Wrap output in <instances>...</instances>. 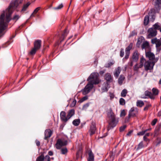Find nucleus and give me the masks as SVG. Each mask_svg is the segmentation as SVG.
Listing matches in <instances>:
<instances>
[{"label": "nucleus", "mask_w": 161, "mask_h": 161, "mask_svg": "<svg viewBox=\"0 0 161 161\" xmlns=\"http://www.w3.org/2000/svg\"><path fill=\"white\" fill-rule=\"evenodd\" d=\"M157 121V119H154L151 123V125H154Z\"/></svg>", "instance_id": "5fc2aeb1"}, {"label": "nucleus", "mask_w": 161, "mask_h": 161, "mask_svg": "<svg viewBox=\"0 0 161 161\" xmlns=\"http://www.w3.org/2000/svg\"><path fill=\"white\" fill-rule=\"evenodd\" d=\"M133 132V130H130L128 132L126 136H131V134Z\"/></svg>", "instance_id": "69168bd1"}, {"label": "nucleus", "mask_w": 161, "mask_h": 161, "mask_svg": "<svg viewBox=\"0 0 161 161\" xmlns=\"http://www.w3.org/2000/svg\"><path fill=\"white\" fill-rule=\"evenodd\" d=\"M127 93V91L126 89H124L122 91L121 94V96L125 97H126V95Z\"/></svg>", "instance_id": "79ce46f5"}, {"label": "nucleus", "mask_w": 161, "mask_h": 161, "mask_svg": "<svg viewBox=\"0 0 161 161\" xmlns=\"http://www.w3.org/2000/svg\"><path fill=\"white\" fill-rule=\"evenodd\" d=\"M114 62H115L114 60H112V61L106 64L105 65V67L106 68H109L114 64Z\"/></svg>", "instance_id": "58836bf2"}, {"label": "nucleus", "mask_w": 161, "mask_h": 161, "mask_svg": "<svg viewBox=\"0 0 161 161\" xmlns=\"http://www.w3.org/2000/svg\"><path fill=\"white\" fill-rule=\"evenodd\" d=\"M31 3L30 2H28L26 3L23 4L22 8L21 10V12L25 11L28 8V7L30 5Z\"/></svg>", "instance_id": "b1692460"}, {"label": "nucleus", "mask_w": 161, "mask_h": 161, "mask_svg": "<svg viewBox=\"0 0 161 161\" xmlns=\"http://www.w3.org/2000/svg\"><path fill=\"white\" fill-rule=\"evenodd\" d=\"M118 122V119L116 117L109 119L108 121V125L107 127V130H109L113 129L116 126Z\"/></svg>", "instance_id": "7ed1b4c3"}, {"label": "nucleus", "mask_w": 161, "mask_h": 161, "mask_svg": "<svg viewBox=\"0 0 161 161\" xmlns=\"http://www.w3.org/2000/svg\"><path fill=\"white\" fill-rule=\"evenodd\" d=\"M44 152H41V155L38 156L36 158V161H43L45 159L44 153Z\"/></svg>", "instance_id": "bb28decb"}, {"label": "nucleus", "mask_w": 161, "mask_h": 161, "mask_svg": "<svg viewBox=\"0 0 161 161\" xmlns=\"http://www.w3.org/2000/svg\"><path fill=\"white\" fill-rule=\"evenodd\" d=\"M137 34V32L136 30H134L132 31L130 34L129 36V37H131L134 36L136 35Z\"/></svg>", "instance_id": "a18cd8bd"}, {"label": "nucleus", "mask_w": 161, "mask_h": 161, "mask_svg": "<svg viewBox=\"0 0 161 161\" xmlns=\"http://www.w3.org/2000/svg\"><path fill=\"white\" fill-rule=\"evenodd\" d=\"M41 7H38L36 8L34 11L33 13L31 14V17H34V14H36L38 12L40 9Z\"/></svg>", "instance_id": "ea45409f"}, {"label": "nucleus", "mask_w": 161, "mask_h": 161, "mask_svg": "<svg viewBox=\"0 0 161 161\" xmlns=\"http://www.w3.org/2000/svg\"><path fill=\"white\" fill-rule=\"evenodd\" d=\"M35 142L36 144V145L39 147L40 145V142L39 141L37 140H36L35 141Z\"/></svg>", "instance_id": "e2e57ef3"}, {"label": "nucleus", "mask_w": 161, "mask_h": 161, "mask_svg": "<svg viewBox=\"0 0 161 161\" xmlns=\"http://www.w3.org/2000/svg\"><path fill=\"white\" fill-rule=\"evenodd\" d=\"M144 105V103L142 100H138L136 103V106L138 107L141 108Z\"/></svg>", "instance_id": "473e14b6"}, {"label": "nucleus", "mask_w": 161, "mask_h": 161, "mask_svg": "<svg viewBox=\"0 0 161 161\" xmlns=\"http://www.w3.org/2000/svg\"><path fill=\"white\" fill-rule=\"evenodd\" d=\"M42 41L40 40H36L34 42V47L38 50L40 49L41 46Z\"/></svg>", "instance_id": "aec40b11"}, {"label": "nucleus", "mask_w": 161, "mask_h": 161, "mask_svg": "<svg viewBox=\"0 0 161 161\" xmlns=\"http://www.w3.org/2000/svg\"><path fill=\"white\" fill-rule=\"evenodd\" d=\"M61 152L62 154H64L67 153L68 150L66 148H63L61 149Z\"/></svg>", "instance_id": "8fccbe9b"}, {"label": "nucleus", "mask_w": 161, "mask_h": 161, "mask_svg": "<svg viewBox=\"0 0 161 161\" xmlns=\"http://www.w3.org/2000/svg\"><path fill=\"white\" fill-rule=\"evenodd\" d=\"M67 143V141L63 139H58L55 145V146L57 149H60L62 147L66 146Z\"/></svg>", "instance_id": "39448f33"}, {"label": "nucleus", "mask_w": 161, "mask_h": 161, "mask_svg": "<svg viewBox=\"0 0 161 161\" xmlns=\"http://www.w3.org/2000/svg\"><path fill=\"white\" fill-rule=\"evenodd\" d=\"M141 47L142 49H150L149 43L147 41H146L143 43Z\"/></svg>", "instance_id": "393cba45"}, {"label": "nucleus", "mask_w": 161, "mask_h": 161, "mask_svg": "<svg viewBox=\"0 0 161 161\" xmlns=\"http://www.w3.org/2000/svg\"><path fill=\"white\" fill-rule=\"evenodd\" d=\"M68 32V31L67 30V28H66L64 30V33L62 34L61 37L59 38V40L60 41V42H61L64 41L67 36Z\"/></svg>", "instance_id": "412c9836"}, {"label": "nucleus", "mask_w": 161, "mask_h": 161, "mask_svg": "<svg viewBox=\"0 0 161 161\" xmlns=\"http://www.w3.org/2000/svg\"><path fill=\"white\" fill-rule=\"evenodd\" d=\"M146 57L148 58L150 61L152 62H156L158 60V58H155V55L153 53L151 52V51H145Z\"/></svg>", "instance_id": "20e7f679"}, {"label": "nucleus", "mask_w": 161, "mask_h": 161, "mask_svg": "<svg viewBox=\"0 0 161 161\" xmlns=\"http://www.w3.org/2000/svg\"><path fill=\"white\" fill-rule=\"evenodd\" d=\"M53 134V131L50 129H47L45 131V137L44 139L47 140L48 138H50Z\"/></svg>", "instance_id": "dca6fc26"}, {"label": "nucleus", "mask_w": 161, "mask_h": 161, "mask_svg": "<svg viewBox=\"0 0 161 161\" xmlns=\"http://www.w3.org/2000/svg\"><path fill=\"white\" fill-rule=\"evenodd\" d=\"M161 128L160 125L157 126L154 131V134L155 136H157L160 133V131Z\"/></svg>", "instance_id": "c85d7f7f"}, {"label": "nucleus", "mask_w": 161, "mask_h": 161, "mask_svg": "<svg viewBox=\"0 0 161 161\" xmlns=\"http://www.w3.org/2000/svg\"><path fill=\"white\" fill-rule=\"evenodd\" d=\"M160 25H159V23L157 22L155 24L153 25V29H155V30H159L160 28Z\"/></svg>", "instance_id": "a19ab883"}, {"label": "nucleus", "mask_w": 161, "mask_h": 161, "mask_svg": "<svg viewBox=\"0 0 161 161\" xmlns=\"http://www.w3.org/2000/svg\"><path fill=\"white\" fill-rule=\"evenodd\" d=\"M107 116L109 119L116 117L111 108H110L109 109L107 113Z\"/></svg>", "instance_id": "5701e85b"}, {"label": "nucleus", "mask_w": 161, "mask_h": 161, "mask_svg": "<svg viewBox=\"0 0 161 161\" xmlns=\"http://www.w3.org/2000/svg\"><path fill=\"white\" fill-rule=\"evenodd\" d=\"M159 40L157 39V38H154L152 39L151 43L153 44H156Z\"/></svg>", "instance_id": "603ef678"}, {"label": "nucleus", "mask_w": 161, "mask_h": 161, "mask_svg": "<svg viewBox=\"0 0 161 161\" xmlns=\"http://www.w3.org/2000/svg\"><path fill=\"white\" fill-rule=\"evenodd\" d=\"M144 147V146L143 145V142L142 141H141L138 145L137 147L136 148V150L137 151L139 149L143 148Z\"/></svg>", "instance_id": "4c0bfd02"}, {"label": "nucleus", "mask_w": 161, "mask_h": 161, "mask_svg": "<svg viewBox=\"0 0 161 161\" xmlns=\"http://www.w3.org/2000/svg\"><path fill=\"white\" fill-rule=\"evenodd\" d=\"M133 61H131L128 63V64L129 65L130 67H132L133 65Z\"/></svg>", "instance_id": "774afa93"}, {"label": "nucleus", "mask_w": 161, "mask_h": 161, "mask_svg": "<svg viewBox=\"0 0 161 161\" xmlns=\"http://www.w3.org/2000/svg\"><path fill=\"white\" fill-rule=\"evenodd\" d=\"M61 119L63 122H66L69 120L67 118V115L66 116V113L64 111H62L60 114Z\"/></svg>", "instance_id": "6ab92c4d"}, {"label": "nucleus", "mask_w": 161, "mask_h": 161, "mask_svg": "<svg viewBox=\"0 0 161 161\" xmlns=\"http://www.w3.org/2000/svg\"><path fill=\"white\" fill-rule=\"evenodd\" d=\"M125 57L124 58H125L126 59H127L129 57V56L130 54V53H128V52H125Z\"/></svg>", "instance_id": "680f3d73"}, {"label": "nucleus", "mask_w": 161, "mask_h": 161, "mask_svg": "<svg viewBox=\"0 0 161 161\" xmlns=\"http://www.w3.org/2000/svg\"><path fill=\"white\" fill-rule=\"evenodd\" d=\"M64 5L62 3H61L59 6L53 8V9L54 10H58L61 9L63 8Z\"/></svg>", "instance_id": "de8ad7c7"}, {"label": "nucleus", "mask_w": 161, "mask_h": 161, "mask_svg": "<svg viewBox=\"0 0 161 161\" xmlns=\"http://www.w3.org/2000/svg\"><path fill=\"white\" fill-rule=\"evenodd\" d=\"M147 32L148 33L147 37L149 38L155 36L157 34V30L153 28H149L147 31Z\"/></svg>", "instance_id": "9d476101"}, {"label": "nucleus", "mask_w": 161, "mask_h": 161, "mask_svg": "<svg viewBox=\"0 0 161 161\" xmlns=\"http://www.w3.org/2000/svg\"><path fill=\"white\" fill-rule=\"evenodd\" d=\"M151 106V105L149 103L146 105V106L144 107L143 110L144 111H147L148 110L149 108Z\"/></svg>", "instance_id": "864d4df0"}, {"label": "nucleus", "mask_w": 161, "mask_h": 161, "mask_svg": "<svg viewBox=\"0 0 161 161\" xmlns=\"http://www.w3.org/2000/svg\"><path fill=\"white\" fill-rule=\"evenodd\" d=\"M124 49L123 48H121L120 49V56L121 57H122L124 55Z\"/></svg>", "instance_id": "6e6d98bb"}, {"label": "nucleus", "mask_w": 161, "mask_h": 161, "mask_svg": "<svg viewBox=\"0 0 161 161\" xmlns=\"http://www.w3.org/2000/svg\"><path fill=\"white\" fill-rule=\"evenodd\" d=\"M109 85V83H108L107 82H104L102 85L101 88V91L102 92H107L108 90V86Z\"/></svg>", "instance_id": "4be33fe9"}, {"label": "nucleus", "mask_w": 161, "mask_h": 161, "mask_svg": "<svg viewBox=\"0 0 161 161\" xmlns=\"http://www.w3.org/2000/svg\"><path fill=\"white\" fill-rule=\"evenodd\" d=\"M126 115V113H125V110H123L121 112V113L120 114V116L121 117L125 116Z\"/></svg>", "instance_id": "13d9d810"}, {"label": "nucleus", "mask_w": 161, "mask_h": 161, "mask_svg": "<svg viewBox=\"0 0 161 161\" xmlns=\"http://www.w3.org/2000/svg\"><path fill=\"white\" fill-rule=\"evenodd\" d=\"M37 51L38 50L34 47L30 52V54L31 55H33L36 53Z\"/></svg>", "instance_id": "37998d69"}, {"label": "nucleus", "mask_w": 161, "mask_h": 161, "mask_svg": "<svg viewBox=\"0 0 161 161\" xmlns=\"http://www.w3.org/2000/svg\"><path fill=\"white\" fill-rule=\"evenodd\" d=\"M156 47L158 49L161 50V42L160 40L156 44Z\"/></svg>", "instance_id": "c03bdc74"}, {"label": "nucleus", "mask_w": 161, "mask_h": 161, "mask_svg": "<svg viewBox=\"0 0 161 161\" xmlns=\"http://www.w3.org/2000/svg\"><path fill=\"white\" fill-rule=\"evenodd\" d=\"M88 99V97L87 96H85L83 97L80 100L81 102H82L83 101L86 100Z\"/></svg>", "instance_id": "4d7b16f0"}, {"label": "nucleus", "mask_w": 161, "mask_h": 161, "mask_svg": "<svg viewBox=\"0 0 161 161\" xmlns=\"http://www.w3.org/2000/svg\"><path fill=\"white\" fill-rule=\"evenodd\" d=\"M6 22H5L4 14L2 13L0 16V36L1 37L4 35L5 33L3 31L7 28L6 22L8 23L11 20V16L13 13L12 9L8 7L6 9Z\"/></svg>", "instance_id": "f257e3e1"}, {"label": "nucleus", "mask_w": 161, "mask_h": 161, "mask_svg": "<svg viewBox=\"0 0 161 161\" xmlns=\"http://www.w3.org/2000/svg\"><path fill=\"white\" fill-rule=\"evenodd\" d=\"M152 94L155 97L158 95L159 93L158 90L156 88H153L152 89Z\"/></svg>", "instance_id": "72a5a7b5"}, {"label": "nucleus", "mask_w": 161, "mask_h": 161, "mask_svg": "<svg viewBox=\"0 0 161 161\" xmlns=\"http://www.w3.org/2000/svg\"><path fill=\"white\" fill-rule=\"evenodd\" d=\"M143 139L144 141L146 142L149 141V140L147 138V137L144 136L143 137Z\"/></svg>", "instance_id": "338daca9"}, {"label": "nucleus", "mask_w": 161, "mask_h": 161, "mask_svg": "<svg viewBox=\"0 0 161 161\" xmlns=\"http://www.w3.org/2000/svg\"><path fill=\"white\" fill-rule=\"evenodd\" d=\"M152 3L156 9L160 10L161 8V0H153Z\"/></svg>", "instance_id": "ddd939ff"}, {"label": "nucleus", "mask_w": 161, "mask_h": 161, "mask_svg": "<svg viewBox=\"0 0 161 161\" xmlns=\"http://www.w3.org/2000/svg\"><path fill=\"white\" fill-rule=\"evenodd\" d=\"M125 79L124 76L122 75H120L119 78L118 79V83L120 85H121L123 83V81Z\"/></svg>", "instance_id": "a878e982"}, {"label": "nucleus", "mask_w": 161, "mask_h": 161, "mask_svg": "<svg viewBox=\"0 0 161 161\" xmlns=\"http://www.w3.org/2000/svg\"><path fill=\"white\" fill-rule=\"evenodd\" d=\"M119 103L121 105H124L125 104V101L124 99L121 98L119 99Z\"/></svg>", "instance_id": "49530a36"}, {"label": "nucleus", "mask_w": 161, "mask_h": 161, "mask_svg": "<svg viewBox=\"0 0 161 161\" xmlns=\"http://www.w3.org/2000/svg\"><path fill=\"white\" fill-rule=\"evenodd\" d=\"M98 74L97 73H92L87 79L88 81H90L89 83L93 85L98 84L100 81L99 78Z\"/></svg>", "instance_id": "f03ea898"}, {"label": "nucleus", "mask_w": 161, "mask_h": 161, "mask_svg": "<svg viewBox=\"0 0 161 161\" xmlns=\"http://www.w3.org/2000/svg\"><path fill=\"white\" fill-rule=\"evenodd\" d=\"M138 112L137 108L134 107L131 108L129 112L128 119H129L131 117L136 116L138 114Z\"/></svg>", "instance_id": "6e6552de"}, {"label": "nucleus", "mask_w": 161, "mask_h": 161, "mask_svg": "<svg viewBox=\"0 0 161 161\" xmlns=\"http://www.w3.org/2000/svg\"><path fill=\"white\" fill-rule=\"evenodd\" d=\"M75 111L74 109H71L69 110L67 114V118L69 119L75 114Z\"/></svg>", "instance_id": "cd10ccee"}, {"label": "nucleus", "mask_w": 161, "mask_h": 161, "mask_svg": "<svg viewBox=\"0 0 161 161\" xmlns=\"http://www.w3.org/2000/svg\"><path fill=\"white\" fill-rule=\"evenodd\" d=\"M155 10L154 9H151L148 13V16L150 17V20L152 22H153L155 18Z\"/></svg>", "instance_id": "4468645a"}, {"label": "nucleus", "mask_w": 161, "mask_h": 161, "mask_svg": "<svg viewBox=\"0 0 161 161\" xmlns=\"http://www.w3.org/2000/svg\"><path fill=\"white\" fill-rule=\"evenodd\" d=\"M142 67H139V65H138V64H136L134 67V70L135 71H137L138 70V69L141 68Z\"/></svg>", "instance_id": "09e8293b"}, {"label": "nucleus", "mask_w": 161, "mask_h": 161, "mask_svg": "<svg viewBox=\"0 0 161 161\" xmlns=\"http://www.w3.org/2000/svg\"><path fill=\"white\" fill-rule=\"evenodd\" d=\"M104 79L106 81L105 82H107L109 83L112 82L113 80V78L110 74L109 73H106L104 75Z\"/></svg>", "instance_id": "2eb2a0df"}, {"label": "nucleus", "mask_w": 161, "mask_h": 161, "mask_svg": "<svg viewBox=\"0 0 161 161\" xmlns=\"http://www.w3.org/2000/svg\"><path fill=\"white\" fill-rule=\"evenodd\" d=\"M127 126L126 125H124L122 126H121L119 128V130L120 132H122L126 128Z\"/></svg>", "instance_id": "3c124183"}, {"label": "nucleus", "mask_w": 161, "mask_h": 161, "mask_svg": "<svg viewBox=\"0 0 161 161\" xmlns=\"http://www.w3.org/2000/svg\"><path fill=\"white\" fill-rule=\"evenodd\" d=\"M149 16L148 15H146L144 17L143 21V24L144 25H147L149 23Z\"/></svg>", "instance_id": "2f4dec72"}, {"label": "nucleus", "mask_w": 161, "mask_h": 161, "mask_svg": "<svg viewBox=\"0 0 161 161\" xmlns=\"http://www.w3.org/2000/svg\"><path fill=\"white\" fill-rule=\"evenodd\" d=\"M120 71L121 70L119 67H118L116 69H115L114 73V75L116 78H117L118 77L120 72Z\"/></svg>", "instance_id": "c756f323"}, {"label": "nucleus", "mask_w": 161, "mask_h": 161, "mask_svg": "<svg viewBox=\"0 0 161 161\" xmlns=\"http://www.w3.org/2000/svg\"><path fill=\"white\" fill-rule=\"evenodd\" d=\"M146 59L142 57L140 58L139 67H142L144 65V62H145Z\"/></svg>", "instance_id": "c9c22d12"}, {"label": "nucleus", "mask_w": 161, "mask_h": 161, "mask_svg": "<svg viewBox=\"0 0 161 161\" xmlns=\"http://www.w3.org/2000/svg\"><path fill=\"white\" fill-rule=\"evenodd\" d=\"M23 0H14L12 1L10 3L8 7L13 9L16 8L19 4L22 3Z\"/></svg>", "instance_id": "1a4fd4ad"}, {"label": "nucleus", "mask_w": 161, "mask_h": 161, "mask_svg": "<svg viewBox=\"0 0 161 161\" xmlns=\"http://www.w3.org/2000/svg\"><path fill=\"white\" fill-rule=\"evenodd\" d=\"M156 63L155 62H152L149 60L145 61L144 64L145 70L147 71L148 70L153 69V66Z\"/></svg>", "instance_id": "423d86ee"}, {"label": "nucleus", "mask_w": 161, "mask_h": 161, "mask_svg": "<svg viewBox=\"0 0 161 161\" xmlns=\"http://www.w3.org/2000/svg\"><path fill=\"white\" fill-rule=\"evenodd\" d=\"M96 130V124L95 122L92 121L90 125V128L89 130L90 135L92 136L94 134Z\"/></svg>", "instance_id": "9b49d317"}, {"label": "nucleus", "mask_w": 161, "mask_h": 161, "mask_svg": "<svg viewBox=\"0 0 161 161\" xmlns=\"http://www.w3.org/2000/svg\"><path fill=\"white\" fill-rule=\"evenodd\" d=\"M92 83H89L85 86L84 89L81 90V92L83 95H85L89 93L93 87Z\"/></svg>", "instance_id": "0eeeda50"}, {"label": "nucleus", "mask_w": 161, "mask_h": 161, "mask_svg": "<svg viewBox=\"0 0 161 161\" xmlns=\"http://www.w3.org/2000/svg\"><path fill=\"white\" fill-rule=\"evenodd\" d=\"M19 18V16L18 15H15L12 18L13 20H17Z\"/></svg>", "instance_id": "052dcab7"}, {"label": "nucleus", "mask_w": 161, "mask_h": 161, "mask_svg": "<svg viewBox=\"0 0 161 161\" xmlns=\"http://www.w3.org/2000/svg\"><path fill=\"white\" fill-rule=\"evenodd\" d=\"M45 159H47V161H50V158L48 155H47L45 157Z\"/></svg>", "instance_id": "0e129e2a"}, {"label": "nucleus", "mask_w": 161, "mask_h": 161, "mask_svg": "<svg viewBox=\"0 0 161 161\" xmlns=\"http://www.w3.org/2000/svg\"><path fill=\"white\" fill-rule=\"evenodd\" d=\"M142 42V41L141 40H140L139 39H138L136 45L138 47H139L140 45Z\"/></svg>", "instance_id": "bf43d9fd"}, {"label": "nucleus", "mask_w": 161, "mask_h": 161, "mask_svg": "<svg viewBox=\"0 0 161 161\" xmlns=\"http://www.w3.org/2000/svg\"><path fill=\"white\" fill-rule=\"evenodd\" d=\"M145 96L142 97L143 98H149L152 100H154L155 99V97L153 96L152 93L151 92L148 91H146L144 92Z\"/></svg>", "instance_id": "f8f14e48"}, {"label": "nucleus", "mask_w": 161, "mask_h": 161, "mask_svg": "<svg viewBox=\"0 0 161 161\" xmlns=\"http://www.w3.org/2000/svg\"><path fill=\"white\" fill-rule=\"evenodd\" d=\"M152 129L150 128L148 129H146L144 130H142L141 131L137 133V135L139 136H143L145 134V133L148 131H150Z\"/></svg>", "instance_id": "7c9ffc66"}, {"label": "nucleus", "mask_w": 161, "mask_h": 161, "mask_svg": "<svg viewBox=\"0 0 161 161\" xmlns=\"http://www.w3.org/2000/svg\"><path fill=\"white\" fill-rule=\"evenodd\" d=\"M80 120L79 119H74L72 122L73 124L75 126H78L80 123Z\"/></svg>", "instance_id": "f704fd0d"}, {"label": "nucleus", "mask_w": 161, "mask_h": 161, "mask_svg": "<svg viewBox=\"0 0 161 161\" xmlns=\"http://www.w3.org/2000/svg\"><path fill=\"white\" fill-rule=\"evenodd\" d=\"M139 58V54L137 51H136L133 53L132 56V59L133 61L137 62Z\"/></svg>", "instance_id": "f3484780"}, {"label": "nucleus", "mask_w": 161, "mask_h": 161, "mask_svg": "<svg viewBox=\"0 0 161 161\" xmlns=\"http://www.w3.org/2000/svg\"><path fill=\"white\" fill-rule=\"evenodd\" d=\"M88 157L87 159V161H94V155L91 150H89L87 151Z\"/></svg>", "instance_id": "a211bd4d"}, {"label": "nucleus", "mask_w": 161, "mask_h": 161, "mask_svg": "<svg viewBox=\"0 0 161 161\" xmlns=\"http://www.w3.org/2000/svg\"><path fill=\"white\" fill-rule=\"evenodd\" d=\"M133 47V43H131L125 49V52L130 53V50Z\"/></svg>", "instance_id": "e433bc0d"}]
</instances>
